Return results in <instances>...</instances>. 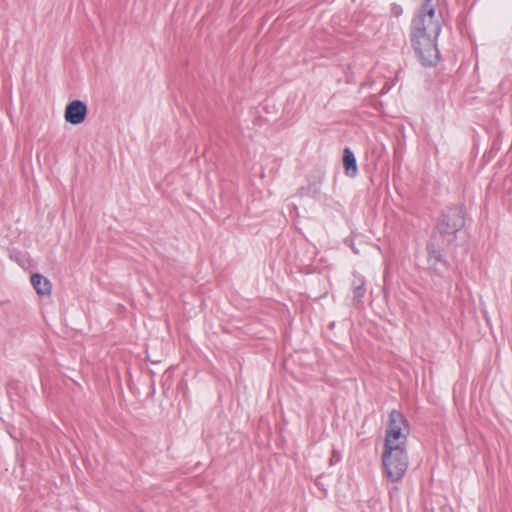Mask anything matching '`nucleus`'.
<instances>
[{
  "label": "nucleus",
  "instance_id": "1",
  "mask_svg": "<svg viewBox=\"0 0 512 512\" xmlns=\"http://www.w3.org/2000/svg\"><path fill=\"white\" fill-rule=\"evenodd\" d=\"M441 19L415 17L411 21L410 40L423 66H434L439 60L437 39L441 33Z\"/></svg>",
  "mask_w": 512,
  "mask_h": 512
},
{
  "label": "nucleus",
  "instance_id": "2",
  "mask_svg": "<svg viewBox=\"0 0 512 512\" xmlns=\"http://www.w3.org/2000/svg\"><path fill=\"white\" fill-rule=\"evenodd\" d=\"M465 225L464 209L462 206L447 208L441 215L435 232L431 237H438V241L450 246L456 237V233Z\"/></svg>",
  "mask_w": 512,
  "mask_h": 512
},
{
  "label": "nucleus",
  "instance_id": "3",
  "mask_svg": "<svg viewBox=\"0 0 512 512\" xmlns=\"http://www.w3.org/2000/svg\"><path fill=\"white\" fill-rule=\"evenodd\" d=\"M408 464L405 447L397 444L395 447L384 448L382 454L383 470L391 482H398L404 477Z\"/></svg>",
  "mask_w": 512,
  "mask_h": 512
},
{
  "label": "nucleus",
  "instance_id": "4",
  "mask_svg": "<svg viewBox=\"0 0 512 512\" xmlns=\"http://www.w3.org/2000/svg\"><path fill=\"white\" fill-rule=\"evenodd\" d=\"M408 433V421L404 415L397 410H392L389 413L384 448L395 447L397 444L405 447Z\"/></svg>",
  "mask_w": 512,
  "mask_h": 512
},
{
  "label": "nucleus",
  "instance_id": "5",
  "mask_svg": "<svg viewBox=\"0 0 512 512\" xmlns=\"http://www.w3.org/2000/svg\"><path fill=\"white\" fill-rule=\"evenodd\" d=\"M449 246L438 241V237H431L426 245L427 269L437 275L444 276L449 270V262L446 260L444 250Z\"/></svg>",
  "mask_w": 512,
  "mask_h": 512
},
{
  "label": "nucleus",
  "instance_id": "6",
  "mask_svg": "<svg viewBox=\"0 0 512 512\" xmlns=\"http://www.w3.org/2000/svg\"><path fill=\"white\" fill-rule=\"evenodd\" d=\"M87 105L81 100H73L65 108V121L72 125L83 123L87 116Z\"/></svg>",
  "mask_w": 512,
  "mask_h": 512
},
{
  "label": "nucleus",
  "instance_id": "7",
  "mask_svg": "<svg viewBox=\"0 0 512 512\" xmlns=\"http://www.w3.org/2000/svg\"><path fill=\"white\" fill-rule=\"evenodd\" d=\"M342 161L345 175L351 178L356 177L358 174L357 161L353 151L350 148L346 147L343 150Z\"/></svg>",
  "mask_w": 512,
  "mask_h": 512
},
{
  "label": "nucleus",
  "instance_id": "8",
  "mask_svg": "<svg viewBox=\"0 0 512 512\" xmlns=\"http://www.w3.org/2000/svg\"><path fill=\"white\" fill-rule=\"evenodd\" d=\"M439 0H423L420 9L415 17H423L430 19H441V14L436 15V5Z\"/></svg>",
  "mask_w": 512,
  "mask_h": 512
},
{
  "label": "nucleus",
  "instance_id": "9",
  "mask_svg": "<svg viewBox=\"0 0 512 512\" xmlns=\"http://www.w3.org/2000/svg\"><path fill=\"white\" fill-rule=\"evenodd\" d=\"M353 302L359 304L366 293L365 279L363 276L353 273L352 280Z\"/></svg>",
  "mask_w": 512,
  "mask_h": 512
},
{
  "label": "nucleus",
  "instance_id": "10",
  "mask_svg": "<svg viewBox=\"0 0 512 512\" xmlns=\"http://www.w3.org/2000/svg\"><path fill=\"white\" fill-rule=\"evenodd\" d=\"M31 284L39 295H49L51 293L50 281L39 273L31 275Z\"/></svg>",
  "mask_w": 512,
  "mask_h": 512
},
{
  "label": "nucleus",
  "instance_id": "11",
  "mask_svg": "<svg viewBox=\"0 0 512 512\" xmlns=\"http://www.w3.org/2000/svg\"><path fill=\"white\" fill-rule=\"evenodd\" d=\"M402 12H403V10L400 5L393 4V6L391 8L392 15H394L395 17H399L402 14Z\"/></svg>",
  "mask_w": 512,
  "mask_h": 512
},
{
  "label": "nucleus",
  "instance_id": "12",
  "mask_svg": "<svg viewBox=\"0 0 512 512\" xmlns=\"http://www.w3.org/2000/svg\"><path fill=\"white\" fill-rule=\"evenodd\" d=\"M340 459H341L340 453H338L337 451L334 450L332 453V457L330 458V464L339 462Z\"/></svg>",
  "mask_w": 512,
  "mask_h": 512
}]
</instances>
